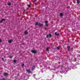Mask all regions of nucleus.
I'll return each instance as SVG.
<instances>
[{"instance_id":"f257e3e1","label":"nucleus","mask_w":80,"mask_h":80,"mask_svg":"<svg viewBox=\"0 0 80 80\" xmlns=\"http://www.w3.org/2000/svg\"><path fill=\"white\" fill-rule=\"evenodd\" d=\"M26 72L28 73H32V71H30V69H29L28 70H26Z\"/></svg>"},{"instance_id":"f03ea898","label":"nucleus","mask_w":80,"mask_h":80,"mask_svg":"<svg viewBox=\"0 0 80 80\" xmlns=\"http://www.w3.org/2000/svg\"><path fill=\"white\" fill-rule=\"evenodd\" d=\"M32 53H34L35 54L37 53V51L35 50H32L31 51Z\"/></svg>"},{"instance_id":"7ed1b4c3","label":"nucleus","mask_w":80,"mask_h":80,"mask_svg":"<svg viewBox=\"0 0 80 80\" xmlns=\"http://www.w3.org/2000/svg\"><path fill=\"white\" fill-rule=\"evenodd\" d=\"M3 21H5V19H2L0 21V22L2 23L3 22Z\"/></svg>"},{"instance_id":"20e7f679","label":"nucleus","mask_w":80,"mask_h":80,"mask_svg":"<svg viewBox=\"0 0 80 80\" xmlns=\"http://www.w3.org/2000/svg\"><path fill=\"white\" fill-rule=\"evenodd\" d=\"M38 26H39V27H43V24L40 23L38 24Z\"/></svg>"},{"instance_id":"39448f33","label":"nucleus","mask_w":80,"mask_h":80,"mask_svg":"<svg viewBox=\"0 0 80 80\" xmlns=\"http://www.w3.org/2000/svg\"><path fill=\"white\" fill-rule=\"evenodd\" d=\"M4 76H7V75H8V74L7 73H4L3 74Z\"/></svg>"},{"instance_id":"423d86ee","label":"nucleus","mask_w":80,"mask_h":80,"mask_svg":"<svg viewBox=\"0 0 80 80\" xmlns=\"http://www.w3.org/2000/svg\"><path fill=\"white\" fill-rule=\"evenodd\" d=\"M63 14L62 13H60V14H59V16L61 17H63Z\"/></svg>"},{"instance_id":"0eeeda50","label":"nucleus","mask_w":80,"mask_h":80,"mask_svg":"<svg viewBox=\"0 0 80 80\" xmlns=\"http://www.w3.org/2000/svg\"><path fill=\"white\" fill-rule=\"evenodd\" d=\"M12 42H13V40H9L8 41V42L9 43H12Z\"/></svg>"},{"instance_id":"6e6552de","label":"nucleus","mask_w":80,"mask_h":80,"mask_svg":"<svg viewBox=\"0 0 80 80\" xmlns=\"http://www.w3.org/2000/svg\"><path fill=\"white\" fill-rule=\"evenodd\" d=\"M55 35H56V36H58L59 35H60V34L58 33L57 34V32H55Z\"/></svg>"},{"instance_id":"1a4fd4ad","label":"nucleus","mask_w":80,"mask_h":80,"mask_svg":"<svg viewBox=\"0 0 80 80\" xmlns=\"http://www.w3.org/2000/svg\"><path fill=\"white\" fill-rule=\"evenodd\" d=\"M35 66L34 65L33 66V67L32 68V70H35Z\"/></svg>"},{"instance_id":"9d476101","label":"nucleus","mask_w":80,"mask_h":80,"mask_svg":"<svg viewBox=\"0 0 80 80\" xmlns=\"http://www.w3.org/2000/svg\"><path fill=\"white\" fill-rule=\"evenodd\" d=\"M76 1L78 4H79V3H80V1H79V0H76Z\"/></svg>"},{"instance_id":"9b49d317","label":"nucleus","mask_w":80,"mask_h":80,"mask_svg":"<svg viewBox=\"0 0 80 80\" xmlns=\"http://www.w3.org/2000/svg\"><path fill=\"white\" fill-rule=\"evenodd\" d=\"M28 33L27 31H25L24 32V34L25 35H27V34H28Z\"/></svg>"},{"instance_id":"f8f14e48","label":"nucleus","mask_w":80,"mask_h":80,"mask_svg":"<svg viewBox=\"0 0 80 80\" xmlns=\"http://www.w3.org/2000/svg\"><path fill=\"white\" fill-rule=\"evenodd\" d=\"M70 46H68V51H69V50H70Z\"/></svg>"},{"instance_id":"ddd939ff","label":"nucleus","mask_w":80,"mask_h":80,"mask_svg":"<svg viewBox=\"0 0 80 80\" xmlns=\"http://www.w3.org/2000/svg\"><path fill=\"white\" fill-rule=\"evenodd\" d=\"M46 51H47V52H48V51H49V49L48 48V47H47V48H46Z\"/></svg>"},{"instance_id":"4468645a","label":"nucleus","mask_w":80,"mask_h":80,"mask_svg":"<svg viewBox=\"0 0 80 80\" xmlns=\"http://www.w3.org/2000/svg\"><path fill=\"white\" fill-rule=\"evenodd\" d=\"M12 58H13V56H9V58H10V59H12Z\"/></svg>"},{"instance_id":"2eb2a0df","label":"nucleus","mask_w":80,"mask_h":80,"mask_svg":"<svg viewBox=\"0 0 80 80\" xmlns=\"http://www.w3.org/2000/svg\"><path fill=\"white\" fill-rule=\"evenodd\" d=\"M13 62L14 63H16V62H17V60H13Z\"/></svg>"},{"instance_id":"dca6fc26","label":"nucleus","mask_w":80,"mask_h":80,"mask_svg":"<svg viewBox=\"0 0 80 80\" xmlns=\"http://www.w3.org/2000/svg\"><path fill=\"white\" fill-rule=\"evenodd\" d=\"M27 5L28 7H29V8H30V7H31V6H30V5L28 4Z\"/></svg>"},{"instance_id":"f3484780","label":"nucleus","mask_w":80,"mask_h":80,"mask_svg":"<svg viewBox=\"0 0 80 80\" xmlns=\"http://www.w3.org/2000/svg\"><path fill=\"white\" fill-rule=\"evenodd\" d=\"M8 5H11V3L10 2H9L8 4Z\"/></svg>"},{"instance_id":"a211bd4d","label":"nucleus","mask_w":80,"mask_h":80,"mask_svg":"<svg viewBox=\"0 0 80 80\" xmlns=\"http://www.w3.org/2000/svg\"><path fill=\"white\" fill-rule=\"evenodd\" d=\"M38 22H36L35 25H38Z\"/></svg>"},{"instance_id":"6ab92c4d","label":"nucleus","mask_w":80,"mask_h":80,"mask_svg":"<svg viewBox=\"0 0 80 80\" xmlns=\"http://www.w3.org/2000/svg\"><path fill=\"white\" fill-rule=\"evenodd\" d=\"M2 80H6V79L4 78H3L1 79Z\"/></svg>"},{"instance_id":"aec40b11","label":"nucleus","mask_w":80,"mask_h":80,"mask_svg":"<svg viewBox=\"0 0 80 80\" xmlns=\"http://www.w3.org/2000/svg\"><path fill=\"white\" fill-rule=\"evenodd\" d=\"M45 23H46V24L48 23V21H45Z\"/></svg>"},{"instance_id":"412c9836","label":"nucleus","mask_w":80,"mask_h":80,"mask_svg":"<svg viewBox=\"0 0 80 80\" xmlns=\"http://www.w3.org/2000/svg\"><path fill=\"white\" fill-rule=\"evenodd\" d=\"M49 37H52V35H51V34H50L49 35Z\"/></svg>"},{"instance_id":"4be33fe9","label":"nucleus","mask_w":80,"mask_h":80,"mask_svg":"<svg viewBox=\"0 0 80 80\" xmlns=\"http://www.w3.org/2000/svg\"><path fill=\"white\" fill-rule=\"evenodd\" d=\"M77 61V59L75 58L74 60V62H76Z\"/></svg>"},{"instance_id":"5701e85b","label":"nucleus","mask_w":80,"mask_h":80,"mask_svg":"<svg viewBox=\"0 0 80 80\" xmlns=\"http://www.w3.org/2000/svg\"><path fill=\"white\" fill-rule=\"evenodd\" d=\"M22 67H24V64L23 63L22 65Z\"/></svg>"},{"instance_id":"b1692460","label":"nucleus","mask_w":80,"mask_h":80,"mask_svg":"<svg viewBox=\"0 0 80 80\" xmlns=\"http://www.w3.org/2000/svg\"><path fill=\"white\" fill-rule=\"evenodd\" d=\"M45 26H46V27H48V24H46L45 25Z\"/></svg>"},{"instance_id":"393cba45","label":"nucleus","mask_w":80,"mask_h":80,"mask_svg":"<svg viewBox=\"0 0 80 80\" xmlns=\"http://www.w3.org/2000/svg\"><path fill=\"white\" fill-rule=\"evenodd\" d=\"M46 37L47 38H48V37H49V35H47Z\"/></svg>"},{"instance_id":"a878e982","label":"nucleus","mask_w":80,"mask_h":80,"mask_svg":"<svg viewBox=\"0 0 80 80\" xmlns=\"http://www.w3.org/2000/svg\"><path fill=\"white\" fill-rule=\"evenodd\" d=\"M2 42V39H0V43H1Z\"/></svg>"},{"instance_id":"bb28decb","label":"nucleus","mask_w":80,"mask_h":80,"mask_svg":"<svg viewBox=\"0 0 80 80\" xmlns=\"http://www.w3.org/2000/svg\"><path fill=\"white\" fill-rule=\"evenodd\" d=\"M57 48L58 50H60V48H59V47H58Z\"/></svg>"},{"instance_id":"cd10ccee","label":"nucleus","mask_w":80,"mask_h":80,"mask_svg":"<svg viewBox=\"0 0 80 80\" xmlns=\"http://www.w3.org/2000/svg\"><path fill=\"white\" fill-rule=\"evenodd\" d=\"M36 1H37V0H34V2H36Z\"/></svg>"},{"instance_id":"c85d7f7f","label":"nucleus","mask_w":80,"mask_h":80,"mask_svg":"<svg viewBox=\"0 0 80 80\" xmlns=\"http://www.w3.org/2000/svg\"><path fill=\"white\" fill-rule=\"evenodd\" d=\"M2 60H4V59L3 58H2Z\"/></svg>"},{"instance_id":"c756f323","label":"nucleus","mask_w":80,"mask_h":80,"mask_svg":"<svg viewBox=\"0 0 80 80\" xmlns=\"http://www.w3.org/2000/svg\"><path fill=\"white\" fill-rule=\"evenodd\" d=\"M58 63H59V64H60V62H58Z\"/></svg>"}]
</instances>
